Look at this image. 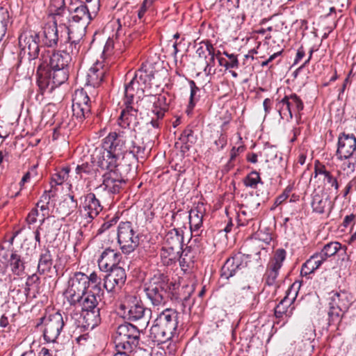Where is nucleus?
Here are the masks:
<instances>
[{
	"label": "nucleus",
	"mask_w": 356,
	"mask_h": 356,
	"mask_svg": "<svg viewBox=\"0 0 356 356\" xmlns=\"http://www.w3.org/2000/svg\"><path fill=\"white\" fill-rule=\"evenodd\" d=\"M147 298L154 306L165 305L170 298L177 302H186L193 292V286L186 285L179 291V286L169 282L168 276L158 273L145 284L144 289Z\"/></svg>",
	"instance_id": "nucleus-1"
},
{
	"label": "nucleus",
	"mask_w": 356,
	"mask_h": 356,
	"mask_svg": "<svg viewBox=\"0 0 356 356\" xmlns=\"http://www.w3.org/2000/svg\"><path fill=\"white\" fill-rule=\"evenodd\" d=\"M126 136L124 131L111 132L102 140V149L93 158V162L102 170H115L120 165L119 160L127 151Z\"/></svg>",
	"instance_id": "nucleus-2"
},
{
	"label": "nucleus",
	"mask_w": 356,
	"mask_h": 356,
	"mask_svg": "<svg viewBox=\"0 0 356 356\" xmlns=\"http://www.w3.org/2000/svg\"><path fill=\"white\" fill-rule=\"evenodd\" d=\"M145 90L144 88L138 86L133 78L124 86V108L121 111L118 118V124L122 128L129 127L131 124L136 127L138 123L137 122V115L138 108L134 106V102L138 104L144 97Z\"/></svg>",
	"instance_id": "nucleus-3"
},
{
	"label": "nucleus",
	"mask_w": 356,
	"mask_h": 356,
	"mask_svg": "<svg viewBox=\"0 0 356 356\" xmlns=\"http://www.w3.org/2000/svg\"><path fill=\"white\" fill-rule=\"evenodd\" d=\"M178 325V313L172 309H165L154 320L150 328L152 341L163 343L171 340L176 334Z\"/></svg>",
	"instance_id": "nucleus-4"
},
{
	"label": "nucleus",
	"mask_w": 356,
	"mask_h": 356,
	"mask_svg": "<svg viewBox=\"0 0 356 356\" xmlns=\"http://www.w3.org/2000/svg\"><path fill=\"white\" fill-rule=\"evenodd\" d=\"M351 300L349 294L344 290L333 291L330 293L328 325H338L348 312Z\"/></svg>",
	"instance_id": "nucleus-5"
},
{
	"label": "nucleus",
	"mask_w": 356,
	"mask_h": 356,
	"mask_svg": "<svg viewBox=\"0 0 356 356\" xmlns=\"http://www.w3.org/2000/svg\"><path fill=\"white\" fill-rule=\"evenodd\" d=\"M140 332L130 323L120 325L114 335V343L117 351L131 352L139 344Z\"/></svg>",
	"instance_id": "nucleus-6"
},
{
	"label": "nucleus",
	"mask_w": 356,
	"mask_h": 356,
	"mask_svg": "<svg viewBox=\"0 0 356 356\" xmlns=\"http://www.w3.org/2000/svg\"><path fill=\"white\" fill-rule=\"evenodd\" d=\"M88 275L81 272L75 273L68 281V286L64 294L70 305L76 306L88 293Z\"/></svg>",
	"instance_id": "nucleus-7"
},
{
	"label": "nucleus",
	"mask_w": 356,
	"mask_h": 356,
	"mask_svg": "<svg viewBox=\"0 0 356 356\" xmlns=\"http://www.w3.org/2000/svg\"><path fill=\"white\" fill-rule=\"evenodd\" d=\"M118 242L124 254L133 252L139 245L138 234L130 222H120L118 227Z\"/></svg>",
	"instance_id": "nucleus-8"
},
{
	"label": "nucleus",
	"mask_w": 356,
	"mask_h": 356,
	"mask_svg": "<svg viewBox=\"0 0 356 356\" xmlns=\"http://www.w3.org/2000/svg\"><path fill=\"white\" fill-rule=\"evenodd\" d=\"M40 324H43L44 326L43 330L44 340L47 342H55L63 328L65 322L63 315L57 312L40 318V323H38L37 326L38 327Z\"/></svg>",
	"instance_id": "nucleus-9"
},
{
	"label": "nucleus",
	"mask_w": 356,
	"mask_h": 356,
	"mask_svg": "<svg viewBox=\"0 0 356 356\" xmlns=\"http://www.w3.org/2000/svg\"><path fill=\"white\" fill-rule=\"evenodd\" d=\"M70 17L68 19V24H64L65 28H71L73 26L76 30L86 31L88 25L90 24L93 17H91L88 8L83 2H81L79 6L74 7L73 3H70L67 8Z\"/></svg>",
	"instance_id": "nucleus-10"
},
{
	"label": "nucleus",
	"mask_w": 356,
	"mask_h": 356,
	"mask_svg": "<svg viewBox=\"0 0 356 356\" xmlns=\"http://www.w3.org/2000/svg\"><path fill=\"white\" fill-rule=\"evenodd\" d=\"M72 56L67 51H56L53 54L44 48L40 57V63L47 68H69Z\"/></svg>",
	"instance_id": "nucleus-11"
},
{
	"label": "nucleus",
	"mask_w": 356,
	"mask_h": 356,
	"mask_svg": "<svg viewBox=\"0 0 356 356\" xmlns=\"http://www.w3.org/2000/svg\"><path fill=\"white\" fill-rule=\"evenodd\" d=\"M40 41V37L38 33H29L21 34L19 37V44L24 53H27L29 56V60H35L38 59L40 61V57L43 47H40L39 42Z\"/></svg>",
	"instance_id": "nucleus-12"
},
{
	"label": "nucleus",
	"mask_w": 356,
	"mask_h": 356,
	"mask_svg": "<svg viewBox=\"0 0 356 356\" xmlns=\"http://www.w3.org/2000/svg\"><path fill=\"white\" fill-rule=\"evenodd\" d=\"M250 258L249 254H241L240 252L228 258L221 268V278L229 280L230 277L235 275L237 272L246 268Z\"/></svg>",
	"instance_id": "nucleus-13"
},
{
	"label": "nucleus",
	"mask_w": 356,
	"mask_h": 356,
	"mask_svg": "<svg viewBox=\"0 0 356 356\" xmlns=\"http://www.w3.org/2000/svg\"><path fill=\"white\" fill-rule=\"evenodd\" d=\"M104 278V288L108 293H116L122 289L127 280V273L122 267H114L107 271Z\"/></svg>",
	"instance_id": "nucleus-14"
},
{
	"label": "nucleus",
	"mask_w": 356,
	"mask_h": 356,
	"mask_svg": "<svg viewBox=\"0 0 356 356\" xmlns=\"http://www.w3.org/2000/svg\"><path fill=\"white\" fill-rule=\"evenodd\" d=\"M102 209L103 207L95 195L92 193H88L85 196L83 207L80 209L81 216L85 221L83 225L86 226V224L92 222Z\"/></svg>",
	"instance_id": "nucleus-15"
},
{
	"label": "nucleus",
	"mask_w": 356,
	"mask_h": 356,
	"mask_svg": "<svg viewBox=\"0 0 356 356\" xmlns=\"http://www.w3.org/2000/svg\"><path fill=\"white\" fill-rule=\"evenodd\" d=\"M301 286L300 282H293L286 291L285 297L280 302L274 309V314L277 318H282L284 315L290 316L291 311L289 312L291 305L295 301L298 296V291ZM293 308L291 309L292 310Z\"/></svg>",
	"instance_id": "nucleus-16"
},
{
	"label": "nucleus",
	"mask_w": 356,
	"mask_h": 356,
	"mask_svg": "<svg viewBox=\"0 0 356 356\" xmlns=\"http://www.w3.org/2000/svg\"><path fill=\"white\" fill-rule=\"evenodd\" d=\"M356 150V138L353 134H341L338 139L337 156L339 159H350Z\"/></svg>",
	"instance_id": "nucleus-17"
},
{
	"label": "nucleus",
	"mask_w": 356,
	"mask_h": 356,
	"mask_svg": "<svg viewBox=\"0 0 356 356\" xmlns=\"http://www.w3.org/2000/svg\"><path fill=\"white\" fill-rule=\"evenodd\" d=\"M90 98L86 92L83 91L76 94L72 104L73 116L79 122H82L90 113V108L88 104Z\"/></svg>",
	"instance_id": "nucleus-18"
},
{
	"label": "nucleus",
	"mask_w": 356,
	"mask_h": 356,
	"mask_svg": "<svg viewBox=\"0 0 356 356\" xmlns=\"http://www.w3.org/2000/svg\"><path fill=\"white\" fill-rule=\"evenodd\" d=\"M122 184H125V180L115 170L108 171L103 175L102 186L108 193L117 194L120 193Z\"/></svg>",
	"instance_id": "nucleus-19"
},
{
	"label": "nucleus",
	"mask_w": 356,
	"mask_h": 356,
	"mask_svg": "<svg viewBox=\"0 0 356 356\" xmlns=\"http://www.w3.org/2000/svg\"><path fill=\"white\" fill-rule=\"evenodd\" d=\"M122 259L121 254L110 248H106L98 259V266L101 270L108 271L114 267H118Z\"/></svg>",
	"instance_id": "nucleus-20"
},
{
	"label": "nucleus",
	"mask_w": 356,
	"mask_h": 356,
	"mask_svg": "<svg viewBox=\"0 0 356 356\" xmlns=\"http://www.w3.org/2000/svg\"><path fill=\"white\" fill-rule=\"evenodd\" d=\"M119 309L122 312L123 317L130 321L142 319L146 311V308L138 301L132 304H121Z\"/></svg>",
	"instance_id": "nucleus-21"
},
{
	"label": "nucleus",
	"mask_w": 356,
	"mask_h": 356,
	"mask_svg": "<svg viewBox=\"0 0 356 356\" xmlns=\"http://www.w3.org/2000/svg\"><path fill=\"white\" fill-rule=\"evenodd\" d=\"M40 40L44 45L43 47H56L58 42V31L56 20L53 22L45 24Z\"/></svg>",
	"instance_id": "nucleus-22"
},
{
	"label": "nucleus",
	"mask_w": 356,
	"mask_h": 356,
	"mask_svg": "<svg viewBox=\"0 0 356 356\" xmlns=\"http://www.w3.org/2000/svg\"><path fill=\"white\" fill-rule=\"evenodd\" d=\"M154 78V67L150 64L143 63L134 73L133 79L138 82V86L147 90L151 88L152 81Z\"/></svg>",
	"instance_id": "nucleus-23"
},
{
	"label": "nucleus",
	"mask_w": 356,
	"mask_h": 356,
	"mask_svg": "<svg viewBox=\"0 0 356 356\" xmlns=\"http://www.w3.org/2000/svg\"><path fill=\"white\" fill-rule=\"evenodd\" d=\"M312 211L318 214L330 212L332 204L330 197L325 193H314L311 202Z\"/></svg>",
	"instance_id": "nucleus-24"
},
{
	"label": "nucleus",
	"mask_w": 356,
	"mask_h": 356,
	"mask_svg": "<svg viewBox=\"0 0 356 356\" xmlns=\"http://www.w3.org/2000/svg\"><path fill=\"white\" fill-rule=\"evenodd\" d=\"M68 34L69 46L66 47L65 51L70 52V55L76 56L78 54L81 44L80 42L86 34V31L76 30L73 26L71 28H66Z\"/></svg>",
	"instance_id": "nucleus-25"
},
{
	"label": "nucleus",
	"mask_w": 356,
	"mask_h": 356,
	"mask_svg": "<svg viewBox=\"0 0 356 356\" xmlns=\"http://www.w3.org/2000/svg\"><path fill=\"white\" fill-rule=\"evenodd\" d=\"M37 84L42 94L47 90L50 92L52 91L50 90L52 86L51 72L49 68L42 66L41 63H39L37 69Z\"/></svg>",
	"instance_id": "nucleus-26"
},
{
	"label": "nucleus",
	"mask_w": 356,
	"mask_h": 356,
	"mask_svg": "<svg viewBox=\"0 0 356 356\" xmlns=\"http://www.w3.org/2000/svg\"><path fill=\"white\" fill-rule=\"evenodd\" d=\"M3 257L5 260H8L10 270L14 275L20 276L24 273L25 262L22 257L17 253V251L13 250L8 259V254L3 255Z\"/></svg>",
	"instance_id": "nucleus-27"
},
{
	"label": "nucleus",
	"mask_w": 356,
	"mask_h": 356,
	"mask_svg": "<svg viewBox=\"0 0 356 356\" xmlns=\"http://www.w3.org/2000/svg\"><path fill=\"white\" fill-rule=\"evenodd\" d=\"M105 70L100 63H96L91 67L87 75V84L93 88L98 87L104 80Z\"/></svg>",
	"instance_id": "nucleus-28"
},
{
	"label": "nucleus",
	"mask_w": 356,
	"mask_h": 356,
	"mask_svg": "<svg viewBox=\"0 0 356 356\" xmlns=\"http://www.w3.org/2000/svg\"><path fill=\"white\" fill-rule=\"evenodd\" d=\"M165 245L177 250H182L184 236L178 229L174 228L168 232L165 238Z\"/></svg>",
	"instance_id": "nucleus-29"
},
{
	"label": "nucleus",
	"mask_w": 356,
	"mask_h": 356,
	"mask_svg": "<svg viewBox=\"0 0 356 356\" xmlns=\"http://www.w3.org/2000/svg\"><path fill=\"white\" fill-rule=\"evenodd\" d=\"M346 250L347 247L346 245L343 246L340 243L334 241L325 244L321 251L318 253L325 261L327 258L335 255L337 252L343 251L346 254Z\"/></svg>",
	"instance_id": "nucleus-30"
},
{
	"label": "nucleus",
	"mask_w": 356,
	"mask_h": 356,
	"mask_svg": "<svg viewBox=\"0 0 356 356\" xmlns=\"http://www.w3.org/2000/svg\"><path fill=\"white\" fill-rule=\"evenodd\" d=\"M53 265L52 255L48 248L42 250V252L39 257L38 264V272L40 274H44L49 272Z\"/></svg>",
	"instance_id": "nucleus-31"
},
{
	"label": "nucleus",
	"mask_w": 356,
	"mask_h": 356,
	"mask_svg": "<svg viewBox=\"0 0 356 356\" xmlns=\"http://www.w3.org/2000/svg\"><path fill=\"white\" fill-rule=\"evenodd\" d=\"M203 224V212L197 207L189 212V225L191 233L198 232Z\"/></svg>",
	"instance_id": "nucleus-32"
},
{
	"label": "nucleus",
	"mask_w": 356,
	"mask_h": 356,
	"mask_svg": "<svg viewBox=\"0 0 356 356\" xmlns=\"http://www.w3.org/2000/svg\"><path fill=\"white\" fill-rule=\"evenodd\" d=\"M52 79V86L50 90L64 83L69 76V68H49Z\"/></svg>",
	"instance_id": "nucleus-33"
},
{
	"label": "nucleus",
	"mask_w": 356,
	"mask_h": 356,
	"mask_svg": "<svg viewBox=\"0 0 356 356\" xmlns=\"http://www.w3.org/2000/svg\"><path fill=\"white\" fill-rule=\"evenodd\" d=\"M144 147L136 146L135 145H133L132 149H127V151L123 155V161L125 165H128L127 171L131 169L132 165L137 161L138 157L139 156H142V154H144Z\"/></svg>",
	"instance_id": "nucleus-34"
},
{
	"label": "nucleus",
	"mask_w": 356,
	"mask_h": 356,
	"mask_svg": "<svg viewBox=\"0 0 356 356\" xmlns=\"http://www.w3.org/2000/svg\"><path fill=\"white\" fill-rule=\"evenodd\" d=\"M77 305L81 307V309L83 312L99 308L98 307L97 298L91 291L85 293L84 296L81 298V300Z\"/></svg>",
	"instance_id": "nucleus-35"
},
{
	"label": "nucleus",
	"mask_w": 356,
	"mask_h": 356,
	"mask_svg": "<svg viewBox=\"0 0 356 356\" xmlns=\"http://www.w3.org/2000/svg\"><path fill=\"white\" fill-rule=\"evenodd\" d=\"M195 139L193 131L191 129L187 128L184 129L179 138V140L181 143V152L185 154L188 152L192 147V145L195 143Z\"/></svg>",
	"instance_id": "nucleus-36"
},
{
	"label": "nucleus",
	"mask_w": 356,
	"mask_h": 356,
	"mask_svg": "<svg viewBox=\"0 0 356 356\" xmlns=\"http://www.w3.org/2000/svg\"><path fill=\"white\" fill-rule=\"evenodd\" d=\"M83 319L87 326L90 327L91 329L99 325L102 321L100 307L84 312Z\"/></svg>",
	"instance_id": "nucleus-37"
},
{
	"label": "nucleus",
	"mask_w": 356,
	"mask_h": 356,
	"mask_svg": "<svg viewBox=\"0 0 356 356\" xmlns=\"http://www.w3.org/2000/svg\"><path fill=\"white\" fill-rule=\"evenodd\" d=\"M192 246L188 245L182 250L181 254H179V265L181 269L186 270L188 268H190L191 264L193 263V258L196 255L191 252Z\"/></svg>",
	"instance_id": "nucleus-38"
},
{
	"label": "nucleus",
	"mask_w": 356,
	"mask_h": 356,
	"mask_svg": "<svg viewBox=\"0 0 356 356\" xmlns=\"http://www.w3.org/2000/svg\"><path fill=\"white\" fill-rule=\"evenodd\" d=\"M160 254L164 264L168 266L175 262L179 254V250L165 245L161 248Z\"/></svg>",
	"instance_id": "nucleus-39"
},
{
	"label": "nucleus",
	"mask_w": 356,
	"mask_h": 356,
	"mask_svg": "<svg viewBox=\"0 0 356 356\" xmlns=\"http://www.w3.org/2000/svg\"><path fill=\"white\" fill-rule=\"evenodd\" d=\"M276 108L282 119H286L289 121L293 118L291 108L288 98L284 97L276 105Z\"/></svg>",
	"instance_id": "nucleus-40"
},
{
	"label": "nucleus",
	"mask_w": 356,
	"mask_h": 356,
	"mask_svg": "<svg viewBox=\"0 0 356 356\" xmlns=\"http://www.w3.org/2000/svg\"><path fill=\"white\" fill-rule=\"evenodd\" d=\"M188 83L191 88V94L188 106L186 111L188 114L192 111L197 102L199 100V95L197 96V93L200 91V89L196 86L195 82L193 80H189Z\"/></svg>",
	"instance_id": "nucleus-41"
},
{
	"label": "nucleus",
	"mask_w": 356,
	"mask_h": 356,
	"mask_svg": "<svg viewBox=\"0 0 356 356\" xmlns=\"http://www.w3.org/2000/svg\"><path fill=\"white\" fill-rule=\"evenodd\" d=\"M223 54L227 57L230 60L226 61L224 58H218V63L220 66H223L226 69L229 68H238L239 66V62L237 56L234 54H229L227 51H224Z\"/></svg>",
	"instance_id": "nucleus-42"
},
{
	"label": "nucleus",
	"mask_w": 356,
	"mask_h": 356,
	"mask_svg": "<svg viewBox=\"0 0 356 356\" xmlns=\"http://www.w3.org/2000/svg\"><path fill=\"white\" fill-rule=\"evenodd\" d=\"M9 19L10 15L8 10L0 8V42L6 34Z\"/></svg>",
	"instance_id": "nucleus-43"
},
{
	"label": "nucleus",
	"mask_w": 356,
	"mask_h": 356,
	"mask_svg": "<svg viewBox=\"0 0 356 356\" xmlns=\"http://www.w3.org/2000/svg\"><path fill=\"white\" fill-rule=\"evenodd\" d=\"M50 8L55 17H62L66 9L65 0H51Z\"/></svg>",
	"instance_id": "nucleus-44"
},
{
	"label": "nucleus",
	"mask_w": 356,
	"mask_h": 356,
	"mask_svg": "<svg viewBox=\"0 0 356 356\" xmlns=\"http://www.w3.org/2000/svg\"><path fill=\"white\" fill-rule=\"evenodd\" d=\"M286 252L282 248L277 249L274 254L272 262L269 266H273L275 269H280L282 266V263L285 260Z\"/></svg>",
	"instance_id": "nucleus-45"
},
{
	"label": "nucleus",
	"mask_w": 356,
	"mask_h": 356,
	"mask_svg": "<svg viewBox=\"0 0 356 356\" xmlns=\"http://www.w3.org/2000/svg\"><path fill=\"white\" fill-rule=\"evenodd\" d=\"M280 270V269H275L273 266H268L264 275L265 284L266 285L273 286L275 284Z\"/></svg>",
	"instance_id": "nucleus-46"
},
{
	"label": "nucleus",
	"mask_w": 356,
	"mask_h": 356,
	"mask_svg": "<svg viewBox=\"0 0 356 356\" xmlns=\"http://www.w3.org/2000/svg\"><path fill=\"white\" fill-rule=\"evenodd\" d=\"M284 97L288 98L290 103V107L291 111L294 110L298 113H300L304 108V104L301 99L296 94H291L289 96H285Z\"/></svg>",
	"instance_id": "nucleus-47"
},
{
	"label": "nucleus",
	"mask_w": 356,
	"mask_h": 356,
	"mask_svg": "<svg viewBox=\"0 0 356 356\" xmlns=\"http://www.w3.org/2000/svg\"><path fill=\"white\" fill-rule=\"evenodd\" d=\"M259 182L261 178L257 171H252L244 179L245 186L252 188H255Z\"/></svg>",
	"instance_id": "nucleus-48"
},
{
	"label": "nucleus",
	"mask_w": 356,
	"mask_h": 356,
	"mask_svg": "<svg viewBox=\"0 0 356 356\" xmlns=\"http://www.w3.org/2000/svg\"><path fill=\"white\" fill-rule=\"evenodd\" d=\"M201 44H204V46H200L196 50V54L200 58H204V59H207V56L211 54L212 51H214L215 49L213 44L209 41L203 42Z\"/></svg>",
	"instance_id": "nucleus-49"
},
{
	"label": "nucleus",
	"mask_w": 356,
	"mask_h": 356,
	"mask_svg": "<svg viewBox=\"0 0 356 356\" xmlns=\"http://www.w3.org/2000/svg\"><path fill=\"white\" fill-rule=\"evenodd\" d=\"M94 171L93 165L88 162L83 163L81 165H77L75 168L76 175H79V178L81 179L83 175H92Z\"/></svg>",
	"instance_id": "nucleus-50"
},
{
	"label": "nucleus",
	"mask_w": 356,
	"mask_h": 356,
	"mask_svg": "<svg viewBox=\"0 0 356 356\" xmlns=\"http://www.w3.org/2000/svg\"><path fill=\"white\" fill-rule=\"evenodd\" d=\"M201 232L202 231H198V232H195L192 234L193 237L191 240L189 241V243H191L190 245L192 246L191 252L196 254L200 252V248L202 245V239L200 238Z\"/></svg>",
	"instance_id": "nucleus-51"
},
{
	"label": "nucleus",
	"mask_w": 356,
	"mask_h": 356,
	"mask_svg": "<svg viewBox=\"0 0 356 356\" xmlns=\"http://www.w3.org/2000/svg\"><path fill=\"white\" fill-rule=\"evenodd\" d=\"M323 262V259L321 257V255H319L318 252L314 254L306 261L307 265L310 267V269L314 272L318 269Z\"/></svg>",
	"instance_id": "nucleus-52"
},
{
	"label": "nucleus",
	"mask_w": 356,
	"mask_h": 356,
	"mask_svg": "<svg viewBox=\"0 0 356 356\" xmlns=\"http://www.w3.org/2000/svg\"><path fill=\"white\" fill-rule=\"evenodd\" d=\"M155 99L153 102L154 108H163L168 110V103L165 95H159L158 97L152 96Z\"/></svg>",
	"instance_id": "nucleus-53"
},
{
	"label": "nucleus",
	"mask_w": 356,
	"mask_h": 356,
	"mask_svg": "<svg viewBox=\"0 0 356 356\" xmlns=\"http://www.w3.org/2000/svg\"><path fill=\"white\" fill-rule=\"evenodd\" d=\"M323 181L325 184H330L335 191L339 190V184L337 179L330 171L324 176Z\"/></svg>",
	"instance_id": "nucleus-54"
},
{
	"label": "nucleus",
	"mask_w": 356,
	"mask_h": 356,
	"mask_svg": "<svg viewBox=\"0 0 356 356\" xmlns=\"http://www.w3.org/2000/svg\"><path fill=\"white\" fill-rule=\"evenodd\" d=\"M215 56L216 53L214 50L212 51V53L211 54H209L207 56V59H204L206 65L204 69V72L207 74H209L211 73V68L215 65Z\"/></svg>",
	"instance_id": "nucleus-55"
},
{
	"label": "nucleus",
	"mask_w": 356,
	"mask_h": 356,
	"mask_svg": "<svg viewBox=\"0 0 356 356\" xmlns=\"http://www.w3.org/2000/svg\"><path fill=\"white\" fill-rule=\"evenodd\" d=\"M118 219H119L118 217H113V218H112V219H111L106 222H104L100 228L98 229L97 234H102L103 232H104L105 231L110 229L111 227H113V225H115L117 223Z\"/></svg>",
	"instance_id": "nucleus-56"
},
{
	"label": "nucleus",
	"mask_w": 356,
	"mask_h": 356,
	"mask_svg": "<svg viewBox=\"0 0 356 356\" xmlns=\"http://www.w3.org/2000/svg\"><path fill=\"white\" fill-rule=\"evenodd\" d=\"M85 6L88 8V11L90 13L91 17H93L94 18L99 10L100 0H93L92 3H86Z\"/></svg>",
	"instance_id": "nucleus-57"
},
{
	"label": "nucleus",
	"mask_w": 356,
	"mask_h": 356,
	"mask_svg": "<svg viewBox=\"0 0 356 356\" xmlns=\"http://www.w3.org/2000/svg\"><path fill=\"white\" fill-rule=\"evenodd\" d=\"M61 225L58 220H54L51 223H49L47 235H56V232L60 229Z\"/></svg>",
	"instance_id": "nucleus-58"
},
{
	"label": "nucleus",
	"mask_w": 356,
	"mask_h": 356,
	"mask_svg": "<svg viewBox=\"0 0 356 356\" xmlns=\"http://www.w3.org/2000/svg\"><path fill=\"white\" fill-rule=\"evenodd\" d=\"M291 191V187L287 186L285 188L284 191L276 198L274 204L275 206L277 207L278 205L281 204L284 200H286L288 198Z\"/></svg>",
	"instance_id": "nucleus-59"
},
{
	"label": "nucleus",
	"mask_w": 356,
	"mask_h": 356,
	"mask_svg": "<svg viewBox=\"0 0 356 356\" xmlns=\"http://www.w3.org/2000/svg\"><path fill=\"white\" fill-rule=\"evenodd\" d=\"M67 178L64 177V175H62V173L60 172L55 173L52 177H51V184L53 186L54 185H61L63 182L66 180Z\"/></svg>",
	"instance_id": "nucleus-60"
},
{
	"label": "nucleus",
	"mask_w": 356,
	"mask_h": 356,
	"mask_svg": "<svg viewBox=\"0 0 356 356\" xmlns=\"http://www.w3.org/2000/svg\"><path fill=\"white\" fill-rule=\"evenodd\" d=\"M88 284H90V282H91L92 284H95V289L100 290V287L98 286V285L100 284L101 283V278L99 277V276L95 272L92 273L89 276H88Z\"/></svg>",
	"instance_id": "nucleus-61"
},
{
	"label": "nucleus",
	"mask_w": 356,
	"mask_h": 356,
	"mask_svg": "<svg viewBox=\"0 0 356 356\" xmlns=\"http://www.w3.org/2000/svg\"><path fill=\"white\" fill-rule=\"evenodd\" d=\"M38 210L36 208L33 209L28 216L26 217V222L29 225H32L37 221V217L38 216Z\"/></svg>",
	"instance_id": "nucleus-62"
},
{
	"label": "nucleus",
	"mask_w": 356,
	"mask_h": 356,
	"mask_svg": "<svg viewBox=\"0 0 356 356\" xmlns=\"http://www.w3.org/2000/svg\"><path fill=\"white\" fill-rule=\"evenodd\" d=\"M227 136L224 134H220L219 138L215 141V144L219 150L222 149L227 145Z\"/></svg>",
	"instance_id": "nucleus-63"
},
{
	"label": "nucleus",
	"mask_w": 356,
	"mask_h": 356,
	"mask_svg": "<svg viewBox=\"0 0 356 356\" xmlns=\"http://www.w3.org/2000/svg\"><path fill=\"white\" fill-rule=\"evenodd\" d=\"M152 3V0H144L140 9L138 11V17L139 19H142L147 10V6H149Z\"/></svg>",
	"instance_id": "nucleus-64"
}]
</instances>
